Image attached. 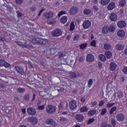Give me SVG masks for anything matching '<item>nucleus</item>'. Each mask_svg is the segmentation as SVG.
<instances>
[{
	"mask_svg": "<svg viewBox=\"0 0 127 127\" xmlns=\"http://www.w3.org/2000/svg\"><path fill=\"white\" fill-rule=\"evenodd\" d=\"M46 110L48 114H53L56 112V107L52 105H49L47 107Z\"/></svg>",
	"mask_w": 127,
	"mask_h": 127,
	"instance_id": "1",
	"label": "nucleus"
},
{
	"mask_svg": "<svg viewBox=\"0 0 127 127\" xmlns=\"http://www.w3.org/2000/svg\"><path fill=\"white\" fill-rule=\"evenodd\" d=\"M62 34V31L59 29H57L52 32V35L54 37H58Z\"/></svg>",
	"mask_w": 127,
	"mask_h": 127,
	"instance_id": "2",
	"label": "nucleus"
},
{
	"mask_svg": "<svg viewBox=\"0 0 127 127\" xmlns=\"http://www.w3.org/2000/svg\"><path fill=\"white\" fill-rule=\"evenodd\" d=\"M46 125H50L51 127H55L57 126V123L53 119H47L46 121Z\"/></svg>",
	"mask_w": 127,
	"mask_h": 127,
	"instance_id": "3",
	"label": "nucleus"
},
{
	"mask_svg": "<svg viewBox=\"0 0 127 127\" xmlns=\"http://www.w3.org/2000/svg\"><path fill=\"white\" fill-rule=\"evenodd\" d=\"M116 119L118 122H124L125 121V116L122 113H119L116 116Z\"/></svg>",
	"mask_w": 127,
	"mask_h": 127,
	"instance_id": "4",
	"label": "nucleus"
},
{
	"mask_svg": "<svg viewBox=\"0 0 127 127\" xmlns=\"http://www.w3.org/2000/svg\"><path fill=\"white\" fill-rule=\"evenodd\" d=\"M83 28H84L85 29H87L88 28H89V27L92 25V23L90 22V20H85L83 23Z\"/></svg>",
	"mask_w": 127,
	"mask_h": 127,
	"instance_id": "5",
	"label": "nucleus"
},
{
	"mask_svg": "<svg viewBox=\"0 0 127 127\" xmlns=\"http://www.w3.org/2000/svg\"><path fill=\"white\" fill-rule=\"evenodd\" d=\"M69 108L71 110H75L77 108V102L75 100H72L69 102Z\"/></svg>",
	"mask_w": 127,
	"mask_h": 127,
	"instance_id": "6",
	"label": "nucleus"
},
{
	"mask_svg": "<svg viewBox=\"0 0 127 127\" xmlns=\"http://www.w3.org/2000/svg\"><path fill=\"white\" fill-rule=\"evenodd\" d=\"M66 65H70L71 63L74 62V58H73L71 56H68L67 59H65V61Z\"/></svg>",
	"mask_w": 127,
	"mask_h": 127,
	"instance_id": "7",
	"label": "nucleus"
},
{
	"mask_svg": "<svg viewBox=\"0 0 127 127\" xmlns=\"http://www.w3.org/2000/svg\"><path fill=\"white\" fill-rule=\"evenodd\" d=\"M69 77L71 79H75V78L80 77V74L78 72H70L69 73Z\"/></svg>",
	"mask_w": 127,
	"mask_h": 127,
	"instance_id": "8",
	"label": "nucleus"
},
{
	"mask_svg": "<svg viewBox=\"0 0 127 127\" xmlns=\"http://www.w3.org/2000/svg\"><path fill=\"white\" fill-rule=\"evenodd\" d=\"M28 122H29L32 125H36L37 124V119L34 117H30L27 118Z\"/></svg>",
	"mask_w": 127,
	"mask_h": 127,
	"instance_id": "9",
	"label": "nucleus"
},
{
	"mask_svg": "<svg viewBox=\"0 0 127 127\" xmlns=\"http://www.w3.org/2000/svg\"><path fill=\"white\" fill-rule=\"evenodd\" d=\"M77 12L78 8L76 7H72L69 10V13L71 14V15H75Z\"/></svg>",
	"mask_w": 127,
	"mask_h": 127,
	"instance_id": "10",
	"label": "nucleus"
},
{
	"mask_svg": "<svg viewBox=\"0 0 127 127\" xmlns=\"http://www.w3.org/2000/svg\"><path fill=\"white\" fill-rule=\"evenodd\" d=\"M14 68L15 69L17 73H19V74H20L21 75H23V74L24 73V71L23 70L22 68H21V67L15 66L14 67Z\"/></svg>",
	"mask_w": 127,
	"mask_h": 127,
	"instance_id": "11",
	"label": "nucleus"
},
{
	"mask_svg": "<svg viewBox=\"0 0 127 127\" xmlns=\"http://www.w3.org/2000/svg\"><path fill=\"white\" fill-rule=\"evenodd\" d=\"M27 112L29 115H31V116H34V115L36 114V111H35V109L32 108H28L27 110Z\"/></svg>",
	"mask_w": 127,
	"mask_h": 127,
	"instance_id": "12",
	"label": "nucleus"
},
{
	"mask_svg": "<svg viewBox=\"0 0 127 127\" xmlns=\"http://www.w3.org/2000/svg\"><path fill=\"white\" fill-rule=\"evenodd\" d=\"M117 25L119 28H124V27H126V26H127V24L125 21H120L118 22Z\"/></svg>",
	"mask_w": 127,
	"mask_h": 127,
	"instance_id": "13",
	"label": "nucleus"
},
{
	"mask_svg": "<svg viewBox=\"0 0 127 127\" xmlns=\"http://www.w3.org/2000/svg\"><path fill=\"white\" fill-rule=\"evenodd\" d=\"M59 113L64 115V102H61L59 106Z\"/></svg>",
	"mask_w": 127,
	"mask_h": 127,
	"instance_id": "14",
	"label": "nucleus"
},
{
	"mask_svg": "<svg viewBox=\"0 0 127 127\" xmlns=\"http://www.w3.org/2000/svg\"><path fill=\"white\" fill-rule=\"evenodd\" d=\"M0 65L4 66L5 68H7V67H9V64L6 63V62L3 60H0Z\"/></svg>",
	"mask_w": 127,
	"mask_h": 127,
	"instance_id": "15",
	"label": "nucleus"
},
{
	"mask_svg": "<svg viewBox=\"0 0 127 127\" xmlns=\"http://www.w3.org/2000/svg\"><path fill=\"white\" fill-rule=\"evenodd\" d=\"M110 18L111 21H117V19H118V16H117L116 13H112L110 15Z\"/></svg>",
	"mask_w": 127,
	"mask_h": 127,
	"instance_id": "16",
	"label": "nucleus"
},
{
	"mask_svg": "<svg viewBox=\"0 0 127 127\" xmlns=\"http://www.w3.org/2000/svg\"><path fill=\"white\" fill-rule=\"evenodd\" d=\"M86 60L88 62H93L95 60V58L92 54H88L86 57Z\"/></svg>",
	"mask_w": 127,
	"mask_h": 127,
	"instance_id": "17",
	"label": "nucleus"
},
{
	"mask_svg": "<svg viewBox=\"0 0 127 127\" xmlns=\"http://www.w3.org/2000/svg\"><path fill=\"white\" fill-rule=\"evenodd\" d=\"M117 35L119 36V37H125L126 36V32L124 30H120L118 31Z\"/></svg>",
	"mask_w": 127,
	"mask_h": 127,
	"instance_id": "18",
	"label": "nucleus"
},
{
	"mask_svg": "<svg viewBox=\"0 0 127 127\" xmlns=\"http://www.w3.org/2000/svg\"><path fill=\"white\" fill-rule=\"evenodd\" d=\"M110 69L111 71H115L116 69H117V67L118 66V65L116 64V63L114 62H111L110 64Z\"/></svg>",
	"mask_w": 127,
	"mask_h": 127,
	"instance_id": "19",
	"label": "nucleus"
},
{
	"mask_svg": "<svg viewBox=\"0 0 127 127\" xmlns=\"http://www.w3.org/2000/svg\"><path fill=\"white\" fill-rule=\"evenodd\" d=\"M44 16H45V18H47V19H49V18L53 17V13L52 12H46L44 14Z\"/></svg>",
	"mask_w": 127,
	"mask_h": 127,
	"instance_id": "20",
	"label": "nucleus"
},
{
	"mask_svg": "<svg viewBox=\"0 0 127 127\" xmlns=\"http://www.w3.org/2000/svg\"><path fill=\"white\" fill-rule=\"evenodd\" d=\"M116 7V3L115 2L110 3L108 6V10H113Z\"/></svg>",
	"mask_w": 127,
	"mask_h": 127,
	"instance_id": "21",
	"label": "nucleus"
},
{
	"mask_svg": "<svg viewBox=\"0 0 127 127\" xmlns=\"http://www.w3.org/2000/svg\"><path fill=\"white\" fill-rule=\"evenodd\" d=\"M98 59L102 62H106V61H107V58L103 54H100L98 57Z\"/></svg>",
	"mask_w": 127,
	"mask_h": 127,
	"instance_id": "22",
	"label": "nucleus"
},
{
	"mask_svg": "<svg viewBox=\"0 0 127 127\" xmlns=\"http://www.w3.org/2000/svg\"><path fill=\"white\" fill-rule=\"evenodd\" d=\"M116 26H117L116 24L111 25L110 26H109L108 30L109 32H114V31L116 30Z\"/></svg>",
	"mask_w": 127,
	"mask_h": 127,
	"instance_id": "23",
	"label": "nucleus"
},
{
	"mask_svg": "<svg viewBox=\"0 0 127 127\" xmlns=\"http://www.w3.org/2000/svg\"><path fill=\"white\" fill-rule=\"evenodd\" d=\"M105 55L107 59H111L112 56H113V54L110 51H106L105 52Z\"/></svg>",
	"mask_w": 127,
	"mask_h": 127,
	"instance_id": "24",
	"label": "nucleus"
},
{
	"mask_svg": "<svg viewBox=\"0 0 127 127\" xmlns=\"http://www.w3.org/2000/svg\"><path fill=\"white\" fill-rule=\"evenodd\" d=\"M41 38H33L32 40V42L34 44H38V43L40 44Z\"/></svg>",
	"mask_w": 127,
	"mask_h": 127,
	"instance_id": "25",
	"label": "nucleus"
},
{
	"mask_svg": "<svg viewBox=\"0 0 127 127\" xmlns=\"http://www.w3.org/2000/svg\"><path fill=\"white\" fill-rule=\"evenodd\" d=\"M15 43H16L17 45H19V46H21V47H22L23 48H28V47L29 46L28 45H24L20 42L18 41L15 42Z\"/></svg>",
	"mask_w": 127,
	"mask_h": 127,
	"instance_id": "26",
	"label": "nucleus"
},
{
	"mask_svg": "<svg viewBox=\"0 0 127 127\" xmlns=\"http://www.w3.org/2000/svg\"><path fill=\"white\" fill-rule=\"evenodd\" d=\"M75 119L78 121V122H82L84 120V116L81 115H77L75 116Z\"/></svg>",
	"mask_w": 127,
	"mask_h": 127,
	"instance_id": "27",
	"label": "nucleus"
},
{
	"mask_svg": "<svg viewBox=\"0 0 127 127\" xmlns=\"http://www.w3.org/2000/svg\"><path fill=\"white\" fill-rule=\"evenodd\" d=\"M92 13V11L90 9H85L83 11L84 15H90Z\"/></svg>",
	"mask_w": 127,
	"mask_h": 127,
	"instance_id": "28",
	"label": "nucleus"
},
{
	"mask_svg": "<svg viewBox=\"0 0 127 127\" xmlns=\"http://www.w3.org/2000/svg\"><path fill=\"white\" fill-rule=\"evenodd\" d=\"M87 111H89V108L87 106H83L80 108L81 113H86Z\"/></svg>",
	"mask_w": 127,
	"mask_h": 127,
	"instance_id": "29",
	"label": "nucleus"
},
{
	"mask_svg": "<svg viewBox=\"0 0 127 127\" xmlns=\"http://www.w3.org/2000/svg\"><path fill=\"white\" fill-rule=\"evenodd\" d=\"M119 5L122 7H125L127 5V2L125 0H121L119 2Z\"/></svg>",
	"mask_w": 127,
	"mask_h": 127,
	"instance_id": "30",
	"label": "nucleus"
},
{
	"mask_svg": "<svg viewBox=\"0 0 127 127\" xmlns=\"http://www.w3.org/2000/svg\"><path fill=\"white\" fill-rule=\"evenodd\" d=\"M124 47L125 46H124L123 45H118L116 46V49L119 51H122V50H124Z\"/></svg>",
	"mask_w": 127,
	"mask_h": 127,
	"instance_id": "31",
	"label": "nucleus"
},
{
	"mask_svg": "<svg viewBox=\"0 0 127 127\" xmlns=\"http://www.w3.org/2000/svg\"><path fill=\"white\" fill-rule=\"evenodd\" d=\"M40 44H48V40L46 39H42L41 38Z\"/></svg>",
	"mask_w": 127,
	"mask_h": 127,
	"instance_id": "32",
	"label": "nucleus"
},
{
	"mask_svg": "<svg viewBox=\"0 0 127 127\" xmlns=\"http://www.w3.org/2000/svg\"><path fill=\"white\" fill-rule=\"evenodd\" d=\"M102 32L103 33L107 34L109 33V27L108 26H105L102 29Z\"/></svg>",
	"mask_w": 127,
	"mask_h": 127,
	"instance_id": "33",
	"label": "nucleus"
},
{
	"mask_svg": "<svg viewBox=\"0 0 127 127\" xmlns=\"http://www.w3.org/2000/svg\"><path fill=\"white\" fill-rule=\"evenodd\" d=\"M104 48L105 50H110L112 49V46L109 44H105L104 45Z\"/></svg>",
	"mask_w": 127,
	"mask_h": 127,
	"instance_id": "34",
	"label": "nucleus"
},
{
	"mask_svg": "<svg viewBox=\"0 0 127 127\" xmlns=\"http://www.w3.org/2000/svg\"><path fill=\"white\" fill-rule=\"evenodd\" d=\"M95 114H96V110H91L88 112V115L89 117H92V116H94Z\"/></svg>",
	"mask_w": 127,
	"mask_h": 127,
	"instance_id": "35",
	"label": "nucleus"
},
{
	"mask_svg": "<svg viewBox=\"0 0 127 127\" xmlns=\"http://www.w3.org/2000/svg\"><path fill=\"white\" fill-rule=\"evenodd\" d=\"M110 0H101V2L103 5H106V4H108L109 2H110Z\"/></svg>",
	"mask_w": 127,
	"mask_h": 127,
	"instance_id": "36",
	"label": "nucleus"
},
{
	"mask_svg": "<svg viewBox=\"0 0 127 127\" xmlns=\"http://www.w3.org/2000/svg\"><path fill=\"white\" fill-rule=\"evenodd\" d=\"M94 83V81L92 79H90L88 80V88H91L92 85H93V83Z\"/></svg>",
	"mask_w": 127,
	"mask_h": 127,
	"instance_id": "37",
	"label": "nucleus"
},
{
	"mask_svg": "<svg viewBox=\"0 0 127 127\" xmlns=\"http://www.w3.org/2000/svg\"><path fill=\"white\" fill-rule=\"evenodd\" d=\"M107 113H108V111H107V109L104 108L101 110V112L100 113L101 116H105V115H106Z\"/></svg>",
	"mask_w": 127,
	"mask_h": 127,
	"instance_id": "38",
	"label": "nucleus"
},
{
	"mask_svg": "<svg viewBox=\"0 0 127 127\" xmlns=\"http://www.w3.org/2000/svg\"><path fill=\"white\" fill-rule=\"evenodd\" d=\"M98 69H99L101 71H103V70H104V67L103 66L102 63H98Z\"/></svg>",
	"mask_w": 127,
	"mask_h": 127,
	"instance_id": "39",
	"label": "nucleus"
},
{
	"mask_svg": "<svg viewBox=\"0 0 127 127\" xmlns=\"http://www.w3.org/2000/svg\"><path fill=\"white\" fill-rule=\"evenodd\" d=\"M18 93H24L25 92V89L24 88L19 87L17 89Z\"/></svg>",
	"mask_w": 127,
	"mask_h": 127,
	"instance_id": "40",
	"label": "nucleus"
},
{
	"mask_svg": "<svg viewBox=\"0 0 127 127\" xmlns=\"http://www.w3.org/2000/svg\"><path fill=\"white\" fill-rule=\"evenodd\" d=\"M117 111V107H113L111 109L109 113L111 115H113L114 114V112H116Z\"/></svg>",
	"mask_w": 127,
	"mask_h": 127,
	"instance_id": "41",
	"label": "nucleus"
},
{
	"mask_svg": "<svg viewBox=\"0 0 127 127\" xmlns=\"http://www.w3.org/2000/svg\"><path fill=\"white\" fill-rule=\"evenodd\" d=\"M75 29V24H74V22H71L70 26V30L71 31H73Z\"/></svg>",
	"mask_w": 127,
	"mask_h": 127,
	"instance_id": "42",
	"label": "nucleus"
},
{
	"mask_svg": "<svg viewBox=\"0 0 127 127\" xmlns=\"http://www.w3.org/2000/svg\"><path fill=\"white\" fill-rule=\"evenodd\" d=\"M87 47V43L82 44L80 45V49L84 50Z\"/></svg>",
	"mask_w": 127,
	"mask_h": 127,
	"instance_id": "43",
	"label": "nucleus"
},
{
	"mask_svg": "<svg viewBox=\"0 0 127 127\" xmlns=\"http://www.w3.org/2000/svg\"><path fill=\"white\" fill-rule=\"evenodd\" d=\"M94 122H95V119L93 118L92 119H89L88 122H87V124L88 125H91V124H93V123H94Z\"/></svg>",
	"mask_w": 127,
	"mask_h": 127,
	"instance_id": "44",
	"label": "nucleus"
},
{
	"mask_svg": "<svg viewBox=\"0 0 127 127\" xmlns=\"http://www.w3.org/2000/svg\"><path fill=\"white\" fill-rule=\"evenodd\" d=\"M101 127H112V126L107 123H102L101 124Z\"/></svg>",
	"mask_w": 127,
	"mask_h": 127,
	"instance_id": "45",
	"label": "nucleus"
},
{
	"mask_svg": "<svg viewBox=\"0 0 127 127\" xmlns=\"http://www.w3.org/2000/svg\"><path fill=\"white\" fill-rule=\"evenodd\" d=\"M123 96H124V94H123V92H118V95H117L118 98H119V99H121V98H123Z\"/></svg>",
	"mask_w": 127,
	"mask_h": 127,
	"instance_id": "46",
	"label": "nucleus"
},
{
	"mask_svg": "<svg viewBox=\"0 0 127 127\" xmlns=\"http://www.w3.org/2000/svg\"><path fill=\"white\" fill-rule=\"evenodd\" d=\"M15 2L16 4H19V5L22 4V3L23 2V0H15Z\"/></svg>",
	"mask_w": 127,
	"mask_h": 127,
	"instance_id": "47",
	"label": "nucleus"
},
{
	"mask_svg": "<svg viewBox=\"0 0 127 127\" xmlns=\"http://www.w3.org/2000/svg\"><path fill=\"white\" fill-rule=\"evenodd\" d=\"M113 106H115V103H108L107 105V108H112Z\"/></svg>",
	"mask_w": 127,
	"mask_h": 127,
	"instance_id": "48",
	"label": "nucleus"
},
{
	"mask_svg": "<svg viewBox=\"0 0 127 127\" xmlns=\"http://www.w3.org/2000/svg\"><path fill=\"white\" fill-rule=\"evenodd\" d=\"M111 124L113 127H116V125H117V122H116V120L114 119H112L111 120Z\"/></svg>",
	"mask_w": 127,
	"mask_h": 127,
	"instance_id": "49",
	"label": "nucleus"
},
{
	"mask_svg": "<svg viewBox=\"0 0 127 127\" xmlns=\"http://www.w3.org/2000/svg\"><path fill=\"white\" fill-rule=\"evenodd\" d=\"M90 45L91 46H93V47H96V41L93 40L91 43H90Z\"/></svg>",
	"mask_w": 127,
	"mask_h": 127,
	"instance_id": "50",
	"label": "nucleus"
},
{
	"mask_svg": "<svg viewBox=\"0 0 127 127\" xmlns=\"http://www.w3.org/2000/svg\"><path fill=\"white\" fill-rule=\"evenodd\" d=\"M80 38V36L79 35H75L73 38V40L77 41L79 40Z\"/></svg>",
	"mask_w": 127,
	"mask_h": 127,
	"instance_id": "51",
	"label": "nucleus"
},
{
	"mask_svg": "<svg viewBox=\"0 0 127 127\" xmlns=\"http://www.w3.org/2000/svg\"><path fill=\"white\" fill-rule=\"evenodd\" d=\"M16 13H17V16H18V17H21V16H23V14L22 13H20V12H19V11H17Z\"/></svg>",
	"mask_w": 127,
	"mask_h": 127,
	"instance_id": "52",
	"label": "nucleus"
},
{
	"mask_svg": "<svg viewBox=\"0 0 127 127\" xmlns=\"http://www.w3.org/2000/svg\"><path fill=\"white\" fill-rule=\"evenodd\" d=\"M122 71L124 74H127V66L124 67L122 70Z\"/></svg>",
	"mask_w": 127,
	"mask_h": 127,
	"instance_id": "53",
	"label": "nucleus"
},
{
	"mask_svg": "<svg viewBox=\"0 0 127 127\" xmlns=\"http://www.w3.org/2000/svg\"><path fill=\"white\" fill-rule=\"evenodd\" d=\"M105 104V101L101 100L99 104V107H102V106L104 105Z\"/></svg>",
	"mask_w": 127,
	"mask_h": 127,
	"instance_id": "54",
	"label": "nucleus"
},
{
	"mask_svg": "<svg viewBox=\"0 0 127 127\" xmlns=\"http://www.w3.org/2000/svg\"><path fill=\"white\" fill-rule=\"evenodd\" d=\"M64 14V11H61L59 14H58V17H60L62 15H63Z\"/></svg>",
	"mask_w": 127,
	"mask_h": 127,
	"instance_id": "55",
	"label": "nucleus"
},
{
	"mask_svg": "<svg viewBox=\"0 0 127 127\" xmlns=\"http://www.w3.org/2000/svg\"><path fill=\"white\" fill-rule=\"evenodd\" d=\"M0 41H1V42H4V41H5V39H4V38L0 36Z\"/></svg>",
	"mask_w": 127,
	"mask_h": 127,
	"instance_id": "56",
	"label": "nucleus"
},
{
	"mask_svg": "<svg viewBox=\"0 0 127 127\" xmlns=\"http://www.w3.org/2000/svg\"><path fill=\"white\" fill-rule=\"evenodd\" d=\"M24 100H28V99H29V95L27 94L25 95L24 97Z\"/></svg>",
	"mask_w": 127,
	"mask_h": 127,
	"instance_id": "57",
	"label": "nucleus"
},
{
	"mask_svg": "<svg viewBox=\"0 0 127 127\" xmlns=\"http://www.w3.org/2000/svg\"><path fill=\"white\" fill-rule=\"evenodd\" d=\"M60 22H61V23H63V24H64V16H63L60 20Z\"/></svg>",
	"mask_w": 127,
	"mask_h": 127,
	"instance_id": "58",
	"label": "nucleus"
},
{
	"mask_svg": "<svg viewBox=\"0 0 127 127\" xmlns=\"http://www.w3.org/2000/svg\"><path fill=\"white\" fill-rule=\"evenodd\" d=\"M38 109L39 110H43L44 109V106L41 105L38 107Z\"/></svg>",
	"mask_w": 127,
	"mask_h": 127,
	"instance_id": "59",
	"label": "nucleus"
},
{
	"mask_svg": "<svg viewBox=\"0 0 127 127\" xmlns=\"http://www.w3.org/2000/svg\"><path fill=\"white\" fill-rule=\"evenodd\" d=\"M31 11H35L36 10V8L35 7H32L30 8Z\"/></svg>",
	"mask_w": 127,
	"mask_h": 127,
	"instance_id": "60",
	"label": "nucleus"
},
{
	"mask_svg": "<svg viewBox=\"0 0 127 127\" xmlns=\"http://www.w3.org/2000/svg\"><path fill=\"white\" fill-rule=\"evenodd\" d=\"M97 105H98V102L97 101H94L92 103V106H97Z\"/></svg>",
	"mask_w": 127,
	"mask_h": 127,
	"instance_id": "61",
	"label": "nucleus"
},
{
	"mask_svg": "<svg viewBox=\"0 0 127 127\" xmlns=\"http://www.w3.org/2000/svg\"><path fill=\"white\" fill-rule=\"evenodd\" d=\"M80 100L81 102H82V103H85V101H86L85 97H81Z\"/></svg>",
	"mask_w": 127,
	"mask_h": 127,
	"instance_id": "62",
	"label": "nucleus"
},
{
	"mask_svg": "<svg viewBox=\"0 0 127 127\" xmlns=\"http://www.w3.org/2000/svg\"><path fill=\"white\" fill-rule=\"evenodd\" d=\"M43 11H44V9H42L40 10V12H39V14H38L39 16H40L41 15V13H42V12H43Z\"/></svg>",
	"mask_w": 127,
	"mask_h": 127,
	"instance_id": "63",
	"label": "nucleus"
},
{
	"mask_svg": "<svg viewBox=\"0 0 127 127\" xmlns=\"http://www.w3.org/2000/svg\"><path fill=\"white\" fill-rule=\"evenodd\" d=\"M79 61L80 62H83L84 61V58L83 57H80L79 59Z\"/></svg>",
	"mask_w": 127,
	"mask_h": 127,
	"instance_id": "64",
	"label": "nucleus"
}]
</instances>
